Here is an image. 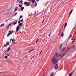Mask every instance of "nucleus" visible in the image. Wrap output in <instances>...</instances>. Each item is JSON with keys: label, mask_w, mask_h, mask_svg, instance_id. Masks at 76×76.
<instances>
[{"label": "nucleus", "mask_w": 76, "mask_h": 76, "mask_svg": "<svg viewBox=\"0 0 76 76\" xmlns=\"http://www.w3.org/2000/svg\"><path fill=\"white\" fill-rule=\"evenodd\" d=\"M63 29V28H61L60 29L61 30H62V29Z\"/></svg>", "instance_id": "obj_52"}, {"label": "nucleus", "mask_w": 76, "mask_h": 76, "mask_svg": "<svg viewBox=\"0 0 76 76\" xmlns=\"http://www.w3.org/2000/svg\"><path fill=\"white\" fill-rule=\"evenodd\" d=\"M14 32V31L12 30V32H11V34H12V33H13Z\"/></svg>", "instance_id": "obj_37"}, {"label": "nucleus", "mask_w": 76, "mask_h": 76, "mask_svg": "<svg viewBox=\"0 0 76 76\" xmlns=\"http://www.w3.org/2000/svg\"><path fill=\"white\" fill-rule=\"evenodd\" d=\"M61 34V32H59V33L58 36H59V35H60Z\"/></svg>", "instance_id": "obj_38"}, {"label": "nucleus", "mask_w": 76, "mask_h": 76, "mask_svg": "<svg viewBox=\"0 0 76 76\" xmlns=\"http://www.w3.org/2000/svg\"><path fill=\"white\" fill-rule=\"evenodd\" d=\"M50 44H49V47L48 48V49H49V48H50Z\"/></svg>", "instance_id": "obj_45"}, {"label": "nucleus", "mask_w": 76, "mask_h": 76, "mask_svg": "<svg viewBox=\"0 0 76 76\" xmlns=\"http://www.w3.org/2000/svg\"><path fill=\"white\" fill-rule=\"evenodd\" d=\"M22 4H23V3H22Z\"/></svg>", "instance_id": "obj_62"}, {"label": "nucleus", "mask_w": 76, "mask_h": 76, "mask_svg": "<svg viewBox=\"0 0 76 76\" xmlns=\"http://www.w3.org/2000/svg\"><path fill=\"white\" fill-rule=\"evenodd\" d=\"M19 34H21V32L20 31H19Z\"/></svg>", "instance_id": "obj_41"}, {"label": "nucleus", "mask_w": 76, "mask_h": 76, "mask_svg": "<svg viewBox=\"0 0 76 76\" xmlns=\"http://www.w3.org/2000/svg\"><path fill=\"white\" fill-rule=\"evenodd\" d=\"M73 41H72V43H73Z\"/></svg>", "instance_id": "obj_64"}, {"label": "nucleus", "mask_w": 76, "mask_h": 76, "mask_svg": "<svg viewBox=\"0 0 76 76\" xmlns=\"http://www.w3.org/2000/svg\"><path fill=\"white\" fill-rule=\"evenodd\" d=\"M72 12H73V9H72L70 12V13L69 15V17H70V15H71V13H72Z\"/></svg>", "instance_id": "obj_9"}, {"label": "nucleus", "mask_w": 76, "mask_h": 76, "mask_svg": "<svg viewBox=\"0 0 76 76\" xmlns=\"http://www.w3.org/2000/svg\"><path fill=\"white\" fill-rule=\"evenodd\" d=\"M9 19H7L6 20H5V22H7L8 21H9Z\"/></svg>", "instance_id": "obj_25"}, {"label": "nucleus", "mask_w": 76, "mask_h": 76, "mask_svg": "<svg viewBox=\"0 0 76 76\" xmlns=\"http://www.w3.org/2000/svg\"><path fill=\"white\" fill-rule=\"evenodd\" d=\"M62 45H63V44L61 43L59 46V49L61 50V48H62Z\"/></svg>", "instance_id": "obj_8"}, {"label": "nucleus", "mask_w": 76, "mask_h": 76, "mask_svg": "<svg viewBox=\"0 0 76 76\" xmlns=\"http://www.w3.org/2000/svg\"><path fill=\"white\" fill-rule=\"evenodd\" d=\"M63 26H64V25H63L62 26L61 28H63Z\"/></svg>", "instance_id": "obj_40"}, {"label": "nucleus", "mask_w": 76, "mask_h": 76, "mask_svg": "<svg viewBox=\"0 0 76 76\" xmlns=\"http://www.w3.org/2000/svg\"><path fill=\"white\" fill-rule=\"evenodd\" d=\"M37 2H38L39 1V0H37Z\"/></svg>", "instance_id": "obj_54"}, {"label": "nucleus", "mask_w": 76, "mask_h": 76, "mask_svg": "<svg viewBox=\"0 0 76 76\" xmlns=\"http://www.w3.org/2000/svg\"><path fill=\"white\" fill-rule=\"evenodd\" d=\"M8 27H9V26H8L7 27V28H8Z\"/></svg>", "instance_id": "obj_58"}, {"label": "nucleus", "mask_w": 76, "mask_h": 76, "mask_svg": "<svg viewBox=\"0 0 76 76\" xmlns=\"http://www.w3.org/2000/svg\"><path fill=\"white\" fill-rule=\"evenodd\" d=\"M22 5L20 4L19 5V7H22Z\"/></svg>", "instance_id": "obj_23"}, {"label": "nucleus", "mask_w": 76, "mask_h": 76, "mask_svg": "<svg viewBox=\"0 0 76 76\" xmlns=\"http://www.w3.org/2000/svg\"><path fill=\"white\" fill-rule=\"evenodd\" d=\"M10 48L9 47L7 49V52H9V51H10Z\"/></svg>", "instance_id": "obj_13"}, {"label": "nucleus", "mask_w": 76, "mask_h": 76, "mask_svg": "<svg viewBox=\"0 0 76 76\" xmlns=\"http://www.w3.org/2000/svg\"><path fill=\"white\" fill-rule=\"evenodd\" d=\"M17 15V12H16L15 14L14 15V16H16Z\"/></svg>", "instance_id": "obj_33"}, {"label": "nucleus", "mask_w": 76, "mask_h": 76, "mask_svg": "<svg viewBox=\"0 0 76 76\" xmlns=\"http://www.w3.org/2000/svg\"><path fill=\"white\" fill-rule=\"evenodd\" d=\"M15 39H13L12 40V42H13L14 41H15Z\"/></svg>", "instance_id": "obj_35"}, {"label": "nucleus", "mask_w": 76, "mask_h": 76, "mask_svg": "<svg viewBox=\"0 0 76 76\" xmlns=\"http://www.w3.org/2000/svg\"><path fill=\"white\" fill-rule=\"evenodd\" d=\"M11 34H12V33H11V31H10L8 33V34L7 35V37H9V36Z\"/></svg>", "instance_id": "obj_7"}, {"label": "nucleus", "mask_w": 76, "mask_h": 76, "mask_svg": "<svg viewBox=\"0 0 76 76\" xmlns=\"http://www.w3.org/2000/svg\"><path fill=\"white\" fill-rule=\"evenodd\" d=\"M39 40V39H38L36 42V44H37V42H38V40Z\"/></svg>", "instance_id": "obj_21"}, {"label": "nucleus", "mask_w": 76, "mask_h": 76, "mask_svg": "<svg viewBox=\"0 0 76 76\" xmlns=\"http://www.w3.org/2000/svg\"><path fill=\"white\" fill-rule=\"evenodd\" d=\"M12 39L11 38L10 39V42H11V41H12Z\"/></svg>", "instance_id": "obj_42"}, {"label": "nucleus", "mask_w": 76, "mask_h": 76, "mask_svg": "<svg viewBox=\"0 0 76 76\" xmlns=\"http://www.w3.org/2000/svg\"><path fill=\"white\" fill-rule=\"evenodd\" d=\"M75 38H74L73 40V41H75Z\"/></svg>", "instance_id": "obj_46"}, {"label": "nucleus", "mask_w": 76, "mask_h": 76, "mask_svg": "<svg viewBox=\"0 0 76 76\" xmlns=\"http://www.w3.org/2000/svg\"><path fill=\"white\" fill-rule=\"evenodd\" d=\"M37 5V3H36L35 4V6H36Z\"/></svg>", "instance_id": "obj_39"}, {"label": "nucleus", "mask_w": 76, "mask_h": 76, "mask_svg": "<svg viewBox=\"0 0 76 76\" xmlns=\"http://www.w3.org/2000/svg\"><path fill=\"white\" fill-rule=\"evenodd\" d=\"M45 34H46V33H45L44 34H43V35H45Z\"/></svg>", "instance_id": "obj_61"}, {"label": "nucleus", "mask_w": 76, "mask_h": 76, "mask_svg": "<svg viewBox=\"0 0 76 76\" xmlns=\"http://www.w3.org/2000/svg\"><path fill=\"white\" fill-rule=\"evenodd\" d=\"M66 45H67V42L66 43Z\"/></svg>", "instance_id": "obj_60"}, {"label": "nucleus", "mask_w": 76, "mask_h": 76, "mask_svg": "<svg viewBox=\"0 0 76 76\" xmlns=\"http://www.w3.org/2000/svg\"><path fill=\"white\" fill-rule=\"evenodd\" d=\"M22 17H23L22 16H20V19H21V18H22Z\"/></svg>", "instance_id": "obj_32"}, {"label": "nucleus", "mask_w": 76, "mask_h": 76, "mask_svg": "<svg viewBox=\"0 0 76 76\" xmlns=\"http://www.w3.org/2000/svg\"><path fill=\"white\" fill-rule=\"evenodd\" d=\"M35 57V55H34L33 57H32V58H33Z\"/></svg>", "instance_id": "obj_43"}, {"label": "nucleus", "mask_w": 76, "mask_h": 76, "mask_svg": "<svg viewBox=\"0 0 76 76\" xmlns=\"http://www.w3.org/2000/svg\"><path fill=\"white\" fill-rule=\"evenodd\" d=\"M8 56H5V58L6 59L7 58Z\"/></svg>", "instance_id": "obj_29"}, {"label": "nucleus", "mask_w": 76, "mask_h": 76, "mask_svg": "<svg viewBox=\"0 0 76 76\" xmlns=\"http://www.w3.org/2000/svg\"><path fill=\"white\" fill-rule=\"evenodd\" d=\"M43 76H45V74H44L43 75Z\"/></svg>", "instance_id": "obj_51"}, {"label": "nucleus", "mask_w": 76, "mask_h": 76, "mask_svg": "<svg viewBox=\"0 0 76 76\" xmlns=\"http://www.w3.org/2000/svg\"><path fill=\"white\" fill-rule=\"evenodd\" d=\"M0 73H3V72H0Z\"/></svg>", "instance_id": "obj_55"}, {"label": "nucleus", "mask_w": 76, "mask_h": 76, "mask_svg": "<svg viewBox=\"0 0 76 76\" xmlns=\"http://www.w3.org/2000/svg\"><path fill=\"white\" fill-rule=\"evenodd\" d=\"M44 20H43V21L42 22V23H44Z\"/></svg>", "instance_id": "obj_50"}, {"label": "nucleus", "mask_w": 76, "mask_h": 76, "mask_svg": "<svg viewBox=\"0 0 76 76\" xmlns=\"http://www.w3.org/2000/svg\"><path fill=\"white\" fill-rule=\"evenodd\" d=\"M42 50L40 53L39 55H40V54H41V53H42Z\"/></svg>", "instance_id": "obj_36"}, {"label": "nucleus", "mask_w": 76, "mask_h": 76, "mask_svg": "<svg viewBox=\"0 0 76 76\" xmlns=\"http://www.w3.org/2000/svg\"><path fill=\"white\" fill-rule=\"evenodd\" d=\"M35 14L36 15L37 13H36V11H35Z\"/></svg>", "instance_id": "obj_53"}, {"label": "nucleus", "mask_w": 76, "mask_h": 76, "mask_svg": "<svg viewBox=\"0 0 76 76\" xmlns=\"http://www.w3.org/2000/svg\"><path fill=\"white\" fill-rule=\"evenodd\" d=\"M7 56H10V55H9V54H7Z\"/></svg>", "instance_id": "obj_49"}, {"label": "nucleus", "mask_w": 76, "mask_h": 76, "mask_svg": "<svg viewBox=\"0 0 76 76\" xmlns=\"http://www.w3.org/2000/svg\"><path fill=\"white\" fill-rule=\"evenodd\" d=\"M24 9V7H22L21 8V10H23Z\"/></svg>", "instance_id": "obj_16"}, {"label": "nucleus", "mask_w": 76, "mask_h": 76, "mask_svg": "<svg viewBox=\"0 0 76 76\" xmlns=\"http://www.w3.org/2000/svg\"><path fill=\"white\" fill-rule=\"evenodd\" d=\"M72 37V35H71V36H70L69 38H71V37Z\"/></svg>", "instance_id": "obj_44"}, {"label": "nucleus", "mask_w": 76, "mask_h": 76, "mask_svg": "<svg viewBox=\"0 0 76 76\" xmlns=\"http://www.w3.org/2000/svg\"><path fill=\"white\" fill-rule=\"evenodd\" d=\"M51 32H50V33L49 34V37H50V35H51Z\"/></svg>", "instance_id": "obj_28"}, {"label": "nucleus", "mask_w": 76, "mask_h": 76, "mask_svg": "<svg viewBox=\"0 0 76 76\" xmlns=\"http://www.w3.org/2000/svg\"><path fill=\"white\" fill-rule=\"evenodd\" d=\"M15 22H14L13 23V25H16V24H17V22H18V21H17V20H15Z\"/></svg>", "instance_id": "obj_12"}, {"label": "nucleus", "mask_w": 76, "mask_h": 76, "mask_svg": "<svg viewBox=\"0 0 76 76\" xmlns=\"http://www.w3.org/2000/svg\"><path fill=\"white\" fill-rule=\"evenodd\" d=\"M6 50H4V53H5V54H6L7 53H7H6Z\"/></svg>", "instance_id": "obj_18"}, {"label": "nucleus", "mask_w": 76, "mask_h": 76, "mask_svg": "<svg viewBox=\"0 0 76 76\" xmlns=\"http://www.w3.org/2000/svg\"><path fill=\"white\" fill-rule=\"evenodd\" d=\"M66 49V48L65 47H64L63 48L62 50V51H64V50Z\"/></svg>", "instance_id": "obj_19"}, {"label": "nucleus", "mask_w": 76, "mask_h": 76, "mask_svg": "<svg viewBox=\"0 0 76 76\" xmlns=\"http://www.w3.org/2000/svg\"><path fill=\"white\" fill-rule=\"evenodd\" d=\"M32 58H31V60H32Z\"/></svg>", "instance_id": "obj_59"}, {"label": "nucleus", "mask_w": 76, "mask_h": 76, "mask_svg": "<svg viewBox=\"0 0 76 76\" xmlns=\"http://www.w3.org/2000/svg\"><path fill=\"white\" fill-rule=\"evenodd\" d=\"M4 25V23L0 25V27H2Z\"/></svg>", "instance_id": "obj_15"}, {"label": "nucleus", "mask_w": 76, "mask_h": 76, "mask_svg": "<svg viewBox=\"0 0 76 76\" xmlns=\"http://www.w3.org/2000/svg\"><path fill=\"white\" fill-rule=\"evenodd\" d=\"M12 24V23H11L8 26H10V25H11Z\"/></svg>", "instance_id": "obj_34"}, {"label": "nucleus", "mask_w": 76, "mask_h": 76, "mask_svg": "<svg viewBox=\"0 0 76 76\" xmlns=\"http://www.w3.org/2000/svg\"><path fill=\"white\" fill-rule=\"evenodd\" d=\"M29 1L31 2V0H29Z\"/></svg>", "instance_id": "obj_57"}, {"label": "nucleus", "mask_w": 76, "mask_h": 76, "mask_svg": "<svg viewBox=\"0 0 76 76\" xmlns=\"http://www.w3.org/2000/svg\"><path fill=\"white\" fill-rule=\"evenodd\" d=\"M61 32V30H60V31H59V32Z\"/></svg>", "instance_id": "obj_47"}, {"label": "nucleus", "mask_w": 76, "mask_h": 76, "mask_svg": "<svg viewBox=\"0 0 76 76\" xmlns=\"http://www.w3.org/2000/svg\"><path fill=\"white\" fill-rule=\"evenodd\" d=\"M69 48H70V47H69V48H68V50H69Z\"/></svg>", "instance_id": "obj_56"}, {"label": "nucleus", "mask_w": 76, "mask_h": 76, "mask_svg": "<svg viewBox=\"0 0 76 76\" xmlns=\"http://www.w3.org/2000/svg\"><path fill=\"white\" fill-rule=\"evenodd\" d=\"M64 35V34H63V32H62L61 34V37H62V36H63Z\"/></svg>", "instance_id": "obj_24"}, {"label": "nucleus", "mask_w": 76, "mask_h": 76, "mask_svg": "<svg viewBox=\"0 0 76 76\" xmlns=\"http://www.w3.org/2000/svg\"><path fill=\"white\" fill-rule=\"evenodd\" d=\"M66 53H63L62 56L61 54L59 55V56H61V58H63V57H64V56L65 55H66Z\"/></svg>", "instance_id": "obj_5"}, {"label": "nucleus", "mask_w": 76, "mask_h": 76, "mask_svg": "<svg viewBox=\"0 0 76 76\" xmlns=\"http://www.w3.org/2000/svg\"><path fill=\"white\" fill-rule=\"evenodd\" d=\"M20 21L21 22H23V19H22Z\"/></svg>", "instance_id": "obj_31"}, {"label": "nucleus", "mask_w": 76, "mask_h": 76, "mask_svg": "<svg viewBox=\"0 0 76 76\" xmlns=\"http://www.w3.org/2000/svg\"><path fill=\"white\" fill-rule=\"evenodd\" d=\"M24 3L25 4V6H30V4H29V3L28 2H24Z\"/></svg>", "instance_id": "obj_4"}, {"label": "nucleus", "mask_w": 76, "mask_h": 76, "mask_svg": "<svg viewBox=\"0 0 76 76\" xmlns=\"http://www.w3.org/2000/svg\"><path fill=\"white\" fill-rule=\"evenodd\" d=\"M67 23H66L65 24L64 26V30H65V28H66V26H67Z\"/></svg>", "instance_id": "obj_11"}, {"label": "nucleus", "mask_w": 76, "mask_h": 76, "mask_svg": "<svg viewBox=\"0 0 76 76\" xmlns=\"http://www.w3.org/2000/svg\"><path fill=\"white\" fill-rule=\"evenodd\" d=\"M16 44V42H14V44Z\"/></svg>", "instance_id": "obj_48"}, {"label": "nucleus", "mask_w": 76, "mask_h": 76, "mask_svg": "<svg viewBox=\"0 0 76 76\" xmlns=\"http://www.w3.org/2000/svg\"><path fill=\"white\" fill-rule=\"evenodd\" d=\"M23 2V1L22 0L20 1V3H22Z\"/></svg>", "instance_id": "obj_26"}, {"label": "nucleus", "mask_w": 76, "mask_h": 76, "mask_svg": "<svg viewBox=\"0 0 76 76\" xmlns=\"http://www.w3.org/2000/svg\"><path fill=\"white\" fill-rule=\"evenodd\" d=\"M20 23V20L18 21V23Z\"/></svg>", "instance_id": "obj_30"}, {"label": "nucleus", "mask_w": 76, "mask_h": 76, "mask_svg": "<svg viewBox=\"0 0 76 76\" xmlns=\"http://www.w3.org/2000/svg\"><path fill=\"white\" fill-rule=\"evenodd\" d=\"M72 73H70V74H69V76H72Z\"/></svg>", "instance_id": "obj_20"}, {"label": "nucleus", "mask_w": 76, "mask_h": 76, "mask_svg": "<svg viewBox=\"0 0 76 76\" xmlns=\"http://www.w3.org/2000/svg\"><path fill=\"white\" fill-rule=\"evenodd\" d=\"M9 44H10V42H7V43L4 45L3 48H4L5 47H7V45H9Z\"/></svg>", "instance_id": "obj_3"}, {"label": "nucleus", "mask_w": 76, "mask_h": 76, "mask_svg": "<svg viewBox=\"0 0 76 76\" xmlns=\"http://www.w3.org/2000/svg\"><path fill=\"white\" fill-rule=\"evenodd\" d=\"M58 55V53L57 52L55 55L56 57H53L52 58L51 61L53 64H56V63L58 62V59H56V58L57 57Z\"/></svg>", "instance_id": "obj_1"}, {"label": "nucleus", "mask_w": 76, "mask_h": 76, "mask_svg": "<svg viewBox=\"0 0 76 76\" xmlns=\"http://www.w3.org/2000/svg\"><path fill=\"white\" fill-rule=\"evenodd\" d=\"M18 7H16L15 8V9L14 10V12H16V11H17V10H18Z\"/></svg>", "instance_id": "obj_10"}, {"label": "nucleus", "mask_w": 76, "mask_h": 76, "mask_svg": "<svg viewBox=\"0 0 76 76\" xmlns=\"http://www.w3.org/2000/svg\"><path fill=\"white\" fill-rule=\"evenodd\" d=\"M73 41H72V43H73Z\"/></svg>", "instance_id": "obj_63"}, {"label": "nucleus", "mask_w": 76, "mask_h": 76, "mask_svg": "<svg viewBox=\"0 0 76 76\" xmlns=\"http://www.w3.org/2000/svg\"><path fill=\"white\" fill-rule=\"evenodd\" d=\"M34 48H33V49H31V50L29 51H28V52H31V51H32V50H34Z\"/></svg>", "instance_id": "obj_22"}, {"label": "nucleus", "mask_w": 76, "mask_h": 76, "mask_svg": "<svg viewBox=\"0 0 76 76\" xmlns=\"http://www.w3.org/2000/svg\"><path fill=\"white\" fill-rule=\"evenodd\" d=\"M58 64H56V65L54 67V68L55 70H57V69H58Z\"/></svg>", "instance_id": "obj_6"}, {"label": "nucleus", "mask_w": 76, "mask_h": 76, "mask_svg": "<svg viewBox=\"0 0 76 76\" xmlns=\"http://www.w3.org/2000/svg\"><path fill=\"white\" fill-rule=\"evenodd\" d=\"M17 69L18 70H19V69H20V67H17Z\"/></svg>", "instance_id": "obj_27"}, {"label": "nucleus", "mask_w": 76, "mask_h": 76, "mask_svg": "<svg viewBox=\"0 0 76 76\" xmlns=\"http://www.w3.org/2000/svg\"><path fill=\"white\" fill-rule=\"evenodd\" d=\"M54 74L53 72H52L51 73V74L50 75V76H53Z\"/></svg>", "instance_id": "obj_14"}, {"label": "nucleus", "mask_w": 76, "mask_h": 76, "mask_svg": "<svg viewBox=\"0 0 76 76\" xmlns=\"http://www.w3.org/2000/svg\"><path fill=\"white\" fill-rule=\"evenodd\" d=\"M22 25H23V24L22 23H20L17 26L16 28V32H18V31L19 30V26H22Z\"/></svg>", "instance_id": "obj_2"}, {"label": "nucleus", "mask_w": 76, "mask_h": 76, "mask_svg": "<svg viewBox=\"0 0 76 76\" xmlns=\"http://www.w3.org/2000/svg\"><path fill=\"white\" fill-rule=\"evenodd\" d=\"M31 1H32V3H35V0H31Z\"/></svg>", "instance_id": "obj_17"}]
</instances>
